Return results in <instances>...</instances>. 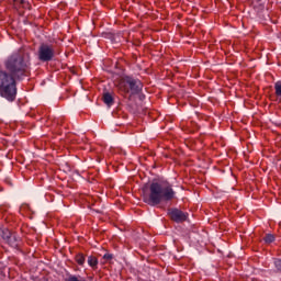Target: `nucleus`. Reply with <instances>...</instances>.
Wrapping results in <instances>:
<instances>
[{
    "instance_id": "0eeeda50",
    "label": "nucleus",
    "mask_w": 281,
    "mask_h": 281,
    "mask_svg": "<svg viewBox=\"0 0 281 281\" xmlns=\"http://www.w3.org/2000/svg\"><path fill=\"white\" fill-rule=\"evenodd\" d=\"M102 100L104 104H106V106H113V104H115V99L113 98V94H111L110 92H104Z\"/></svg>"
},
{
    "instance_id": "1a4fd4ad",
    "label": "nucleus",
    "mask_w": 281,
    "mask_h": 281,
    "mask_svg": "<svg viewBox=\"0 0 281 281\" xmlns=\"http://www.w3.org/2000/svg\"><path fill=\"white\" fill-rule=\"evenodd\" d=\"M64 281H87V279L81 276L69 274Z\"/></svg>"
},
{
    "instance_id": "f03ea898",
    "label": "nucleus",
    "mask_w": 281,
    "mask_h": 281,
    "mask_svg": "<svg viewBox=\"0 0 281 281\" xmlns=\"http://www.w3.org/2000/svg\"><path fill=\"white\" fill-rule=\"evenodd\" d=\"M142 196L144 203L154 207L155 205H159L161 201H172V199H176L177 192H175L172 184L167 180H157L153 181L149 187H143Z\"/></svg>"
},
{
    "instance_id": "9b49d317",
    "label": "nucleus",
    "mask_w": 281,
    "mask_h": 281,
    "mask_svg": "<svg viewBox=\"0 0 281 281\" xmlns=\"http://www.w3.org/2000/svg\"><path fill=\"white\" fill-rule=\"evenodd\" d=\"M263 240L267 245H271V243H273L276 240V236L273 234H267L263 237Z\"/></svg>"
},
{
    "instance_id": "9d476101",
    "label": "nucleus",
    "mask_w": 281,
    "mask_h": 281,
    "mask_svg": "<svg viewBox=\"0 0 281 281\" xmlns=\"http://www.w3.org/2000/svg\"><path fill=\"white\" fill-rule=\"evenodd\" d=\"M88 265H89V267H92V269L98 267V258H95L93 256H89L88 257Z\"/></svg>"
},
{
    "instance_id": "2eb2a0df",
    "label": "nucleus",
    "mask_w": 281,
    "mask_h": 281,
    "mask_svg": "<svg viewBox=\"0 0 281 281\" xmlns=\"http://www.w3.org/2000/svg\"><path fill=\"white\" fill-rule=\"evenodd\" d=\"M112 258H113V254H105L103 256V260H106L108 262L111 261Z\"/></svg>"
},
{
    "instance_id": "423d86ee",
    "label": "nucleus",
    "mask_w": 281,
    "mask_h": 281,
    "mask_svg": "<svg viewBox=\"0 0 281 281\" xmlns=\"http://www.w3.org/2000/svg\"><path fill=\"white\" fill-rule=\"evenodd\" d=\"M167 216H169L170 221L173 223H186L190 214L181 211V209L171 207L167 210Z\"/></svg>"
},
{
    "instance_id": "7ed1b4c3",
    "label": "nucleus",
    "mask_w": 281,
    "mask_h": 281,
    "mask_svg": "<svg viewBox=\"0 0 281 281\" xmlns=\"http://www.w3.org/2000/svg\"><path fill=\"white\" fill-rule=\"evenodd\" d=\"M119 87L123 93H132V95H137L142 91L144 85L142 81H139V79L126 76L121 80Z\"/></svg>"
},
{
    "instance_id": "4468645a",
    "label": "nucleus",
    "mask_w": 281,
    "mask_h": 281,
    "mask_svg": "<svg viewBox=\"0 0 281 281\" xmlns=\"http://www.w3.org/2000/svg\"><path fill=\"white\" fill-rule=\"evenodd\" d=\"M273 265L279 273H281V259H274Z\"/></svg>"
},
{
    "instance_id": "ddd939ff",
    "label": "nucleus",
    "mask_w": 281,
    "mask_h": 281,
    "mask_svg": "<svg viewBox=\"0 0 281 281\" xmlns=\"http://www.w3.org/2000/svg\"><path fill=\"white\" fill-rule=\"evenodd\" d=\"M76 262L79 263L80 266L85 265V255L83 254H78L76 256Z\"/></svg>"
},
{
    "instance_id": "f8f14e48",
    "label": "nucleus",
    "mask_w": 281,
    "mask_h": 281,
    "mask_svg": "<svg viewBox=\"0 0 281 281\" xmlns=\"http://www.w3.org/2000/svg\"><path fill=\"white\" fill-rule=\"evenodd\" d=\"M274 91H276V95H277L278 98H281V82H280V81L276 82V85H274Z\"/></svg>"
},
{
    "instance_id": "39448f33",
    "label": "nucleus",
    "mask_w": 281,
    "mask_h": 281,
    "mask_svg": "<svg viewBox=\"0 0 281 281\" xmlns=\"http://www.w3.org/2000/svg\"><path fill=\"white\" fill-rule=\"evenodd\" d=\"M0 236L10 247H12L13 249H19V243L21 238H19V235H16V233L4 228L0 232Z\"/></svg>"
},
{
    "instance_id": "f257e3e1",
    "label": "nucleus",
    "mask_w": 281,
    "mask_h": 281,
    "mask_svg": "<svg viewBox=\"0 0 281 281\" xmlns=\"http://www.w3.org/2000/svg\"><path fill=\"white\" fill-rule=\"evenodd\" d=\"M7 70H0V97L14 102L16 100V80L30 76V60L23 53H13L4 61Z\"/></svg>"
},
{
    "instance_id": "20e7f679",
    "label": "nucleus",
    "mask_w": 281,
    "mask_h": 281,
    "mask_svg": "<svg viewBox=\"0 0 281 281\" xmlns=\"http://www.w3.org/2000/svg\"><path fill=\"white\" fill-rule=\"evenodd\" d=\"M41 63H52L56 57V46L54 44L42 43L37 50Z\"/></svg>"
},
{
    "instance_id": "6e6552de",
    "label": "nucleus",
    "mask_w": 281,
    "mask_h": 281,
    "mask_svg": "<svg viewBox=\"0 0 281 281\" xmlns=\"http://www.w3.org/2000/svg\"><path fill=\"white\" fill-rule=\"evenodd\" d=\"M13 4L15 8H23L24 10H30V8H32L27 0H13Z\"/></svg>"
}]
</instances>
